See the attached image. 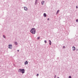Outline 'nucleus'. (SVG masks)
<instances>
[{
    "mask_svg": "<svg viewBox=\"0 0 78 78\" xmlns=\"http://www.w3.org/2000/svg\"><path fill=\"white\" fill-rule=\"evenodd\" d=\"M36 75L37 76H38L39 75V74H37Z\"/></svg>",
    "mask_w": 78,
    "mask_h": 78,
    "instance_id": "obj_18",
    "label": "nucleus"
},
{
    "mask_svg": "<svg viewBox=\"0 0 78 78\" xmlns=\"http://www.w3.org/2000/svg\"><path fill=\"white\" fill-rule=\"evenodd\" d=\"M25 65H27V64H28V62L27 61H26L25 62Z\"/></svg>",
    "mask_w": 78,
    "mask_h": 78,
    "instance_id": "obj_6",
    "label": "nucleus"
},
{
    "mask_svg": "<svg viewBox=\"0 0 78 78\" xmlns=\"http://www.w3.org/2000/svg\"><path fill=\"white\" fill-rule=\"evenodd\" d=\"M17 51H18V52H19V50H17Z\"/></svg>",
    "mask_w": 78,
    "mask_h": 78,
    "instance_id": "obj_19",
    "label": "nucleus"
},
{
    "mask_svg": "<svg viewBox=\"0 0 78 78\" xmlns=\"http://www.w3.org/2000/svg\"><path fill=\"white\" fill-rule=\"evenodd\" d=\"M20 70L22 73H25V69H20Z\"/></svg>",
    "mask_w": 78,
    "mask_h": 78,
    "instance_id": "obj_2",
    "label": "nucleus"
},
{
    "mask_svg": "<svg viewBox=\"0 0 78 78\" xmlns=\"http://www.w3.org/2000/svg\"><path fill=\"white\" fill-rule=\"evenodd\" d=\"M44 17H46L47 16V15H46V14H45V13L44 14Z\"/></svg>",
    "mask_w": 78,
    "mask_h": 78,
    "instance_id": "obj_8",
    "label": "nucleus"
},
{
    "mask_svg": "<svg viewBox=\"0 0 78 78\" xmlns=\"http://www.w3.org/2000/svg\"><path fill=\"white\" fill-rule=\"evenodd\" d=\"M68 78H72V77L71 76H69V77Z\"/></svg>",
    "mask_w": 78,
    "mask_h": 78,
    "instance_id": "obj_13",
    "label": "nucleus"
},
{
    "mask_svg": "<svg viewBox=\"0 0 78 78\" xmlns=\"http://www.w3.org/2000/svg\"><path fill=\"white\" fill-rule=\"evenodd\" d=\"M49 44L50 45H51V41L50 40H49Z\"/></svg>",
    "mask_w": 78,
    "mask_h": 78,
    "instance_id": "obj_7",
    "label": "nucleus"
},
{
    "mask_svg": "<svg viewBox=\"0 0 78 78\" xmlns=\"http://www.w3.org/2000/svg\"><path fill=\"white\" fill-rule=\"evenodd\" d=\"M44 42L45 43H47V41H46V40L44 41Z\"/></svg>",
    "mask_w": 78,
    "mask_h": 78,
    "instance_id": "obj_15",
    "label": "nucleus"
},
{
    "mask_svg": "<svg viewBox=\"0 0 78 78\" xmlns=\"http://www.w3.org/2000/svg\"><path fill=\"white\" fill-rule=\"evenodd\" d=\"M76 8H78V6H76Z\"/></svg>",
    "mask_w": 78,
    "mask_h": 78,
    "instance_id": "obj_21",
    "label": "nucleus"
},
{
    "mask_svg": "<svg viewBox=\"0 0 78 78\" xmlns=\"http://www.w3.org/2000/svg\"><path fill=\"white\" fill-rule=\"evenodd\" d=\"M56 76L55 75L54 76V78H56Z\"/></svg>",
    "mask_w": 78,
    "mask_h": 78,
    "instance_id": "obj_16",
    "label": "nucleus"
},
{
    "mask_svg": "<svg viewBox=\"0 0 78 78\" xmlns=\"http://www.w3.org/2000/svg\"><path fill=\"white\" fill-rule=\"evenodd\" d=\"M57 78H59V77H58Z\"/></svg>",
    "mask_w": 78,
    "mask_h": 78,
    "instance_id": "obj_24",
    "label": "nucleus"
},
{
    "mask_svg": "<svg viewBox=\"0 0 78 78\" xmlns=\"http://www.w3.org/2000/svg\"><path fill=\"white\" fill-rule=\"evenodd\" d=\"M40 39V37H38L37 39Z\"/></svg>",
    "mask_w": 78,
    "mask_h": 78,
    "instance_id": "obj_14",
    "label": "nucleus"
},
{
    "mask_svg": "<svg viewBox=\"0 0 78 78\" xmlns=\"http://www.w3.org/2000/svg\"><path fill=\"white\" fill-rule=\"evenodd\" d=\"M30 32L32 34H35L36 33V30H35V28H34L31 29L30 30Z\"/></svg>",
    "mask_w": 78,
    "mask_h": 78,
    "instance_id": "obj_1",
    "label": "nucleus"
},
{
    "mask_svg": "<svg viewBox=\"0 0 78 78\" xmlns=\"http://www.w3.org/2000/svg\"><path fill=\"white\" fill-rule=\"evenodd\" d=\"M12 44H9V49H12Z\"/></svg>",
    "mask_w": 78,
    "mask_h": 78,
    "instance_id": "obj_3",
    "label": "nucleus"
},
{
    "mask_svg": "<svg viewBox=\"0 0 78 78\" xmlns=\"http://www.w3.org/2000/svg\"><path fill=\"white\" fill-rule=\"evenodd\" d=\"M49 18H48V20H49Z\"/></svg>",
    "mask_w": 78,
    "mask_h": 78,
    "instance_id": "obj_22",
    "label": "nucleus"
},
{
    "mask_svg": "<svg viewBox=\"0 0 78 78\" xmlns=\"http://www.w3.org/2000/svg\"><path fill=\"white\" fill-rule=\"evenodd\" d=\"M59 12V10H58L57 12V13H58Z\"/></svg>",
    "mask_w": 78,
    "mask_h": 78,
    "instance_id": "obj_12",
    "label": "nucleus"
},
{
    "mask_svg": "<svg viewBox=\"0 0 78 78\" xmlns=\"http://www.w3.org/2000/svg\"><path fill=\"white\" fill-rule=\"evenodd\" d=\"M24 10H25V11H27V10H28V9L26 7H24Z\"/></svg>",
    "mask_w": 78,
    "mask_h": 78,
    "instance_id": "obj_4",
    "label": "nucleus"
},
{
    "mask_svg": "<svg viewBox=\"0 0 78 78\" xmlns=\"http://www.w3.org/2000/svg\"><path fill=\"white\" fill-rule=\"evenodd\" d=\"M14 44L15 45H17V42H14Z\"/></svg>",
    "mask_w": 78,
    "mask_h": 78,
    "instance_id": "obj_9",
    "label": "nucleus"
},
{
    "mask_svg": "<svg viewBox=\"0 0 78 78\" xmlns=\"http://www.w3.org/2000/svg\"><path fill=\"white\" fill-rule=\"evenodd\" d=\"M44 1H42L41 2L42 5H44Z\"/></svg>",
    "mask_w": 78,
    "mask_h": 78,
    "instance_id": "obj_10",
    "label": "nucleus"
},
{
    "mask_svg": "<svg viewBox=\"0 0 78 78\" xmlns=\"http://www.w3.org/2000/svg\"><path fill=\"white\" fill-rule=\"evenodd\" d=\"M3 37L4 38H6V37H5V35H3Z\"/></svg>",
    "mask_w": 78,
    "mask_h": 78,
    "instance_id": "obj_11",
    "label": "nucleus"
},
{
    "mask_svg": "<svg viewBox=\"0 0 78 78\" xmlns=\"http://www.w3.org/2000/svg\"><path fill=\"white\" fill-rule=\"evenodd\" d=\"M20 69H19L18 72H20Z\"/></svg>",
    "mask_w": 78,
    "mask_h": 78,
    "instance_id": "obj_23",
    "label": "nucleus"
},
{
    "mask_svg": "<svg viewBox=\"0 0 78 78\" xmlns=\"http://www.w3.org/2000/svg\"><path fill=\"white\" fill-rule=\"evenodd\" d=\"M73 49V50H75V47H72Z\"/></svg>",
    "mask_w": 78,
    "mask_h": 78,
    "instance_id": "obj_5",
    "label": "nucleus"
},
{
    "mask_svg": "<svg viewBox=\"0 0 78 78\" xmlns=\"http://www.w3.org/2000/svg\"><path fill=\"white\" fill-rule=\"evenodd\" d=\"M76 22H78V20H76Z\"/></svg>",
    "mask_w": 78,
    "mask_h": 78,
    "instance_id": "obj_17",
    "label": "nucleus"
},
{
    "mask_svg": "<svg viewBox=\"0 0 78 78\" xmlns=\"http://www.w3.org/2000/svg\"><path fill=\"white\" fill-rule=\"evenodd\" d=\"M65 48V46H63V48Z\"/></svg>",
    "mask_w": 78,
    "mask_h": 78,
    "instance_id": "obj_20",
    "label": "nucleus"
}]
</instances>
